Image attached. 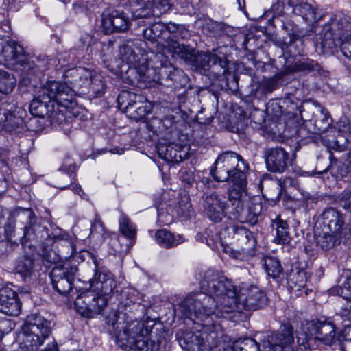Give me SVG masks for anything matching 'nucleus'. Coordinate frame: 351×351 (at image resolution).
Segmentation results:
<instances>
[{
    "instance_id": "412c9836",
    "label": "nucleus",
    "mask_w": 351,
    "mask_h": 351,
    "mask_svg": "<svg viewBox=\"0 0 351 351\" xmlns=\"http://www.w3.org/2000/svg\"><path fill=\"white\" fill-rule=\"evenodd\" d=\"M246 207L241 206L239 215L235 217H230V219H237L242 223H247L251 225L256 224L258 221V217L262 211V204L257 198L251 197L246 202Z\"/></svg>"
},
{
    "instance_id": "3c124183",
    "label": "nucleus",
    "mask_w": 351,
    "mask_h": 351,
    "mask_svg": "<svg viewBox=\"0 0 351 351\" xmlns=\"http://www.w3.org/2000/svg\"><path fill=\"white\" fill-rule=\"evenodd\" d=\"M10 295H14V291L11 289H4L0 290V306H5Z\"/></svg>"
},
{
    "instance_id": "a19ab883",
    "label": "nucleus",
    "mask_w": 351,
    "mask_h": 351,
    "mask_svg": "<svg viewBox=\"0 0 351 351\" xmlns=\"http://www.w3.org/2000/svg\"><path fill=\"white\" fill-rule=\"evenodd\" d=\"M331 125V118L330 117L322 110L321 118L317 119L315 121V132L319 134H322L326 132Z\"/></svg>"
},
{
    "instance_id": "f257e3e1",
    "label": "nucleus",
    "mask_w": 351,
    "mask_h": 351,
    "mask_svg": "<svg viewBox=\"0 0 351 351\" xmlns=\"http://www.w3.org/2000/svg\"><path fill=\"white\" fill-rule=\"evenodd\" d=\"M199 284L202 291L189 294L181 302L179 309L183 315L206 326L213 324V318H227L222 305L217 301L219 284H223V276L209 269Z\"/></svg>"
},
{
    "instance_id": "0eeeda50",
    "label": "nucleus",
    "mask_w": 351,
    "mask_h": 351,
    "mask_svg": "<svg viewBox=\"0 0 351 351\" xmlns=\"http://www.w3.org/2000/svg\"><path fill=\"white\" fill-rule=\"evenodd\" d=\"M293 339L292 326L284 325L280 332L263 337L261 349L254 339L248 337L237 340L235 348L239 351H292Z\"/></svg>"
},
{
    "instance_id": "09e8293b",
    "label": "nucleus",
    "mask_w": 351,
    "mask_h": 351,
    "mask_svg": "<svg viewBox=\"0 0 351 351\" xmlns=\"http://www.w3.org/2000/svg\"><path fill=\"white\" fill-rule=\"evenodd\" d=\"M337 294L340 295L346 300H351V285L345 284L343 287L337 288Z\"/></svg>"
},
{
    "instance_id": "c85d7f7f",
    "label": "nucleus",
    "mask_w": 351,
    "mask_h": 351,
    "mask_svg": "<svg viewBox=\"0 0 351 351\" xmlns=\"http://www.w3.org/2000/svg\"><path fill=\"white\" fill-rule=\"evenodd\" d=\"M308 280L306 272L304 270L292 269L287 276V284L290 289L298 291L304 287Z\"/></svg>"
},
{
    "instance_id": "774afa93",
    "label": "nucleus",
    "mask_w": 351,
    "mask_h": 351,
    "mask_svg": "<svg viewBox=\"0 0 351 351\" xmlns=\"http://www.w3.org/2000/svg\"><path fill=\"white\" fill-rule=\"evenodd\" d=\"M116 153H118L119 154H122V152H119L118 151L116 152Z\"/></svg>"
},
{
    "instance_id": "4d7b16f0",
    "label": "nucleus",
    "mask_w": 351,
    "mask_h": 351,
    "mask_svg": "<svg viewBox=\"0 0 351 351\" xmlns=\"http://www.w3.org/2000/svg\"><path fill=\"white\" fill-rule=\"evenodd\" d=\"M43 258L45 261H47L49 263H55L58 260L56 253L53 251L44 253L43 254Z\"/></svg>"
},
{
    "instance_id": "a211bd4d",
    "label": "nucleus",
    "mask_w": 351,
    "mask_h": 351,
    "mask_svg": "<svg viewBox=\"0 0 351 351\" xmlns=\"http://www.w3.org/2000/svg\"><path fill=\"white\" fill-rule=\"evenodd\" d=\"M77 271L76 265L53 267L51 272L53 287L60 294L66 295L72 289L73 282Z\"/></svg>"
},
{
    "instance_id": "f8f14e48",
    "label": "nucleus",
    "mask_w": 351,
    "mask_h": 351,
    "mask_svg": "<svg viewBox=\"0 0 351 351\" xmlns=\"http://www.w3.org/2000/svg\"><path fill=\"white\" fill-rule=\"evenodd\" d=\"M231 184L227 190L228 208L230 217H235L239 215V212L249 198L247 189V176L245 172H239L234 176Z\"/></svg>"
},
{
    "instance_id": "2f4dec72",
    "label": "nucleus",
    "mask_w": 351,
    "mask_h": 351,
    "mask_svg": "<svg viewBox=\"0 0 351 351\" xmlns=\"http://www.w3.org/2000/svg\"><path fill=\"white\" fill-rule=\"evenodd\" d=\"M119 228L120 233L125 237L134 240L136 236V228L128 216L121 211L119 218Z\"/></svg>"
},
{
    "instance_id": "f03ea898",
    "label": "nucleus",
    "mask_w": 351,
    "mask_h": 351,
    "mask_svg": "<svg viewBox=\"0 0 351 351\" xmlns=\"http://www.w3.org/2000/svg\"><path fill=\"white\" fill-rule=\"evenodd\" d=\"M170 0H132L131 3V14L133 19H141L139 25H149L143 30L145 40L152 45H155L156 49L151 48L152 53H164L166 49L165 36H167L166 24L160 21L155 23L147 22L152 17H158L166 13L171 6Z\"/></svg>"
},
{
    "instance_id": "6e6552de",
    "label": "nucleus",
    "mask_w": 351,
    "mask_h": 351,
    "mask_svg": "<svg viewBox=\"0 0 351 351\" xmlns=\"http://www.w3.org/2000/svg\"><path fill=\"white\" fill-rule=\"evenodd\" d=\"M64 84L57 81H49L45 84L29 106L31 113L38 117L48 116L53 118L55 101Z\"/></svg>"
},
{
    "instance_id": "423d86ee",
    "label": "nucleus",
    "mask_w": 351,
    "mask_h": 351,
    "mask_svg": "<svg viewBox=\"0 0 351 351\" xmlns=\"http://www.w3.org/2000/svg\"><path fill=\"white\" fill-rule=\"evenodd\" d=\"M145 45L141 40H127L119 47V56L123 62L135 67L141 80L147 83L156 82L160 80L159 71L149 66V61L143 48Z\"/></svg>"
},
{
    "instance_id": "ddd939ff",
    "label": "nucleus",
    "mask_w": 351,
    "mask_h": 351,
    "mask_svg": "<svg viewBox=\"0 0 351 351\" xmlns=\"http://www.w3.org/2000/svg\"><path fill=\"white\" fill-rule=\"evenodd\" d=\"M117 102L119 109L136 121L145 118L153 108L152 104L143 96L131 92L120 93Z\"/></svg>"
},
{
    "instance_id": "aec40b11",
    "label": "nucleus",
    "mask_w": 351,
    "mask_h": 351,
    "mask_svg": "<svg viewBox=\"0 0 351 351\" xmlns=\"http://www.w3.org/2000/svg\"><path fill=\"white\" fill-rule=\"evenodd\" d=\"M289 153L281 147L267 149L264 158L267 169L274 173H282L287 167Z\"/></svg>"
},
{
    "instance_id": "bf43d9fd",
    "label": "nucleus",
    "mask_w": 351,
    "mask_h": 351,
    "mask_svg": "<svg viewBox=\"0 0 351 351\" xmlns=\"http://www.w3.org/2000/svg\"><path fill=\"white\" fill-rule=\"evenodd\" d=\"M23 212L25 213L29 219L34 217V214L31 209H23Z\"/></svg>"
},
{
    "instance_id": "37998d69",
    "label": "nucleus",
    "mask_w": 351,
    "mask_h": 351,
    "mask_svg": "<svg viewBox=\"0 0 351 351\" xmlns=\"http://www.w3.org/2000/svg\"><path fill=\"white\" fill-rule=\"evenodd\" d=\"M75 176L73 173L62 172L58 176V180L57 182V188L60 189H64L68 188V186L73 184L75 181Z\"/></svg>"
},
{
    "instance_id": "0e129e2a",
    "label": "nucleus",
    "mask_w": 351,
    "mask_h": 351,
    "mask_svg": "<svg viewBox=\"0 0 351 351\" xmlns=\"http://www.w3.org/2000/svg\"><path fill=\"white\" fill-rule=\"evenodd\" d=\"M121 306L125 305V306H128V305L129 306L130 304H129L128 302H126V303L121 302Z\"/></svg>"
},
{
    "instance_id": "49530a36",
    "label": "nucleus",
    "mask_w": 351,
    "mask_h": 351,
    "mask_svg": "<svg viewBox=\"0 0 351 351\" xmlns=\"http://www.w3.org/2000/svg\"><path fill=\"white\" fill-rule=\"evenodd\" d=\"M339 45H340L343 56L351 60V35L346 37L343 40L341 38Z\"/></svg>"
},
{
    "instance_id": "4be33fe9",
    "label": "nucleus",
    "mask_w": 351,
    "mask_h": 351,
    "mask_svg": "<svg viewBox=\"0 0 351 351\" xmlns=\"http://www.w3.org/2000/svg\"><path fill=\"white\" fill-rule=\"evenodd\" d=\"M311 332L315 335V340H319L326 345H331L336 337L334 324L330 322L317 321L311 326Z\"/></svg>"
},
{
    "instance_id": "cd10ccee",
    "label": "nucleus",
    "mask_w": 351,
    "mask_h": 351,
    "mask_svg": "<svg viewBox=\"0 0 351 351\" xmlns=\"http://www.w3.org/2000/svg\"><path fill=\"white\" fill-rule=\"evenodd\" d=\"M232 237L245 247L243 250H248L255 245L256 241L252 233L241 226H233L230 227Z\"/></svg>"
},
{
    "instance_id": "9b49d317",
    "label": "nucleus",
    "mask_w": 351,
    "mask_h": 351,
    "mask_svg": "<svg viewBox=\"0 0 351 351\" xmlns=\"http://www.w3.org/2000/svg\"><path fill=\"white\" fill-rule=\"evenodd\" d=\"M23 342L32 351L36 350L43 345L51 333V322L43 317L35 316L25 322L22 328Z\"/></svg>"
},
{
    "instance_id": "e433bc0d",
    "label": "nucleus",
    "mask_w": 351,
    "mask_h": 351,
    "mask_svg": "<svg viewBox=\"0 0 351 351\" xmlns=\"http://www.w3.org/2000/svg\"><path fill=\"white\" fill-rule=\"evenodd\" d=\"M16 84V79L12 75L4 71H0V93L8 94L11 93Z\"/></svg>"
},
{
    "instance_id": "6ab92c4d",
    "label": "nucleus",
    "mask_w": 351,
    "mask_h": 351,
    "mask_svg": "<svg viewBox=\"0 0 351 351\" xmlns=\"http://www.w3.org/2000/svg\"><path fill=\"white\" fill-rule=\"evenodd\" d=\"M322 215L324 230L341 237L346 234L347 229L346 216L341 211L329 208L326 209Z\"/></svg>"
},
{
    "instance_id": "e2e57ef3",
    "label": "nucleus",
    "mask_w": 351,
    "mask_h": 351,
    "mask_svg": "<svg viewBox=\"0 0 351 351\" xmlns=\"http://www.w3.org/2000/svg\"><path fill=\"white\" fill-rule=\"evenodd\" d=\"M347 284L349 286L351 285V274H350V276L347 278Z\"/></svg>"
},
{
    "instance_id": "473e14b6",
    "label": "nucleus",
    "mask_w": 351,
    "mask_h": 351,
    "mask_svg": "<svg viewBox=\"0 0 351 351\" xmlns=\"http://www.w3.org/2000/svg\"><path fill=\"white\" fill-rule=\"evenodd\" d=\"M16 273L23 278L30 277L34 269V259L31 255H25L20 258L15 264Z\"/></svg>"
},
{
    "instance_id": "8fccbe9b",
    "label": "nucleus",
    "mask_w": 351,
    "mask_h": 351,
    "mask_svg": "<svg viewBox=\"0 0 351 351\" xmlns=\"http://www.w3.org/2000/svg\"><path fill=\"white\" fill-rule=\"evenodd\" d=\"M15 226L13 223L9 222L4 227L5 238L8 242H12L14 237Z\"/></svg>"
},
{
    "instance_id": "6e6d98bb",
    "label": "nucleus",
    "mask_w": 351,
    "mask_h": 351,
    "mask_svg": "<svg viewBox=\"0 0 351 351\" xmlns=\"http://www.w3.org/2000/svg\"><path fill=\"white\" fill-rule=\"evenodd\" d=\"M349 332L351 334V327L349 330ZM339 348L341 351H351V337L345 338L342 341H340Z\"/></svg>"
},
{
    "instance_id": "b1692460",
    "label": "nucleus",
    "mask_w": 351,
    "mask_h": 351,
    "mask_svg": "<svg viewBox=\"0 0 351 351\" xmlns=\"http://www.w3.org/2000/svg\"><path fill=\"white\" fill-rule=\"evenodd\" d=\"M202 326V331H199V333L204 337V346L205 350H210L218 346L222 335L221 326L213 318V324L209 326Z\"/></svg>"
},
{
    "instance_id": "ea45409f",
    "label": "nucleus",
    "mask_w": 351,
    "mask_h": 351,
    "mask_svg": "<svg viewBox=\"0 0 351 351\" xmlns=\"http://www.w3.org/2000/svg\"><path fill=\"white\" fill-rule=\"evenodd\" d=\"M324 230V235L318 242L322 249L328 250L335 246L336 243H339L342 237Z\"/></svg>"
},
{
    "instance_id": "c756f323",
    "label": "nucleus",
    "mask_w": 351,
    "mask_h": 351,
    "mask_svg": "<svg viewBox=\"0 0 351 351\" xmlns=\"http://www.w3.org/2000/svg\"><path fill=\"white\" fill-rule=\"evenodd\" d=\"M289 5L293 8V12L295 14L302 16L306 21L311 22L317 20L315 10L309 3L291 1L289 2Z\"/></svg>"
},
{
    "instance_id": "a878e982",
    "label": "nucleus",
    "mask_w": 351,
    "mask_h": 351,
    "mask_svg": "<svg viewBox=\"0 0 351 351\" xmlns=\"http://www.w3.org/2000/svg\"><path fill=\"white\" fill-rule=\"evenodd\" d=\"M155 239L159 245L165 248L174 247L186 241L182 235H173L170 231L166 229H161L156 231L155 233Z\"/></svg>"
},
{
    "instance_id": "c03bdc74",
    "label": "nucleus",
    "mask_w": 351,
    "mask_h": 351,
    "mask_svg": "<svg viewBox=\"0 0 351 351\" xmlns=\"http://www.w3.org/2000/svg\"><path fill=\"white\" fill-rule=\"evenodd\" d=\"M341 206L351 213V191H344L339 195Z\"/></svg>"
},
{
    "instance_id": "c9c22d12",
    "label": "nucleus",
    "mask_w": 351,
    "mask_h": 351,
    "mask_svg": "<svg viewBox=\"0 0 351 351\" xmlns=\"http://www.w3.org/2000/svg\"><path fill=\"white\" fill-rule=\"evenodd\" d=\"M21 311V304L16 297V293L14 291V295H10L5 306H0V312L10 315H18Z\"/></svg>"
},
{
    "instance_id": "4c0bfd02",
    "label": "nucleus",
    "mask_w": 351,
    "mask_h": 351,
    "mask_svg": "<svg viewBox=\"0 0 351 351\" xmlns=\"http://www.w3.org/2000/svg\"><path fill=\"white\" fill-rule=\"evenodd\" d=\"M168 78L172 81L175 88L184 87L188 83L189 78L180 69L173 68L169 71Z\"/></svg>"
},
{
    "instance_id": "052dcab7",
    "label": "nucleus",
    "mask_w": 351,
    "mask_h": 351,
    "mask_svg": "<svg viewBox=\"0 0 351 351\" xmlns=\"http://www.w3.org/2000/svg\"><path fill=\"white\" fill-rule=\"evenodd\" d=\"M72 190L77 194H80V192L82 191L80 186L77 185L73 186Z\"/></svg>"
},
{
    "instance_id": "393cba45",
    "label": "nucleus",
    "mask_w": 351,
    "mask_h": 351,
    "mask_svg": "<svg viewBox=\"0 0 351 351\" xmlns=\"http://www.w3.org/2000/svg\"><path fill=\"white\" fill-rule=\"evenodd\" d=\"M204 339V337L199 332H186L179 337V343L186 351H205Z\"/></svg>"
},
{
    "instance_id": "20e7f679",
    "label": "nucleus",
    "mask_w": 351,
    "mask_h": 351,
    "mask_svg": "<svg viewBox=\"0 0 351 351\" xmlns=\"http://www.w3.org/2000/svg\"><path fill=\"white\" fill-rule=\"evenodd\" d=\"M217 301L223 306L227 317L234 312L255 311L264 307L267 302L265 293L254 285H244L239 291L232 281L223 276V284H219Z\"/></svg>"
},
{
    "instance_id": "864d4df0",
    "label": "nucleus",
    "mask_w": 351,
    "mask_h": 351,
    "mask_svg": "<svg viewBox=\"0 0 351 351\" xmlns=\"http://www.w3.org/2000/svg\"><path fill=\"white\" fill-rule=\"evenodd\" d=\"M338 128L340 132L351 134V121L349 120L340 121Z\"/></svg>"
},
{
    "instance_id": "7ed1b4c3",
    "label": "nucleus",
    "mask_w": 351,
    "mask_h": 351,
    "mask_svg": "<svg viewBox=\"0 0 351 351\" xmlns=\"http://www.w3.org/2000/svg\"><path fill=\"white\" fill-rule=\"evenodd\" d=\"M95 274L91 282V288L81 293L75 301L77 311L82 316L93 317L99 314L107 304V295L115 288V281L112 274L105 267L99 266L95 257L93 258Z\"/></svg>"
},
{
    "instance_id": "4468645a",
    "label": "nucleus",
    "mask_w": 351,
    "mask_h": 351,
    "mask_svg": "<svg viewBox=\"0 0 351 351\" xmlns=\"http://www.w3.org/2000/svg\"><path fill=\"white\" fill-rule=\"evenodd\" d=\"M0 62L20 64L27 70L34 68V61L25 53L23 47L13 40H0Z\"/></svg>"
},
{
    "instance_id": "7c9ffc66",
    "label": "nucleus",
    "mask_w": 351,
    "mask_h": 351,
    "mask_svg": "<svg viewBox=\"0 0 351 351\" xmlns=\"http://www.w3.org/2000/svg\"><path fill=\"white\" fill-rule=\"evenodd\" d=\"M271 227L276 230L274 242L278 244H287L290 241L289 226L286 221L276 219L272 221Z\"/></svg>"
},
{
    "instance_id": "603ef678",
    "label": "nucleus",
    "mask_w": 351,
    "mask_h": 351,
    "mask_svg": "<svg viewBox=\"0 0 351 351\" xmlns=\"http://www.w3.org/2000/svg\"><path fill=\"white\" fill-rule=\"evenodd\" d=\"M104 231V224L99 219H95L90 228V234H93L95 232L103 234Z\"/></svg>"
},
{
    "instance_id": "72a5a7b5",
    "label": "nucleus",
    "mask_w": 351,
    "mask_h": 351,
    "mask_svg": "<svg viewBox=\"0 0 351 351\" xmlns=\"http://www.w3.org/2000/svg\"><path fill=\"white\" fill-rule=\"evenodd\" d=\"M318 67V64L313 60H298L291 65H289L285 69V73H309Z\"/></svg>"
},
{
    "instance_id": "bb28decb",
    "label": "nucleus",
    "mask_w": 351,
    "mask_h": 351,
    "mask_svg": "<svg viewBox=\"0 0 351 351\" xmlns=\"http://www.w3.org/2000/svg\"><path fill=\"white\" fill-rule=\"evenodd\" d=\"M272 186L274 187V193H271L267 189H265V193L271 199H274V197H272V195H276V199H279L280 194L283 191H287L289 189H295L297 190H300L299 183L295 178L293 177H285L283 179H279L276 182H271Z\"/></svg>"
},
{
    "instance_id": "69168bd1",
    "label": "nucleus",
    "mask_w": 351,
    "mask_h": 351,
    "mask_svg": "<svg viewBox=\"0 0 351 351\" xmlns=\"http://www.w3.org/2000/svg\"><path fill=\"white\" fill-rule=\"evenodd\" d=\"M27 227L24 228V234H23L24 237H25V235H26V230H27Z\"/></svg>"
},
{
    "instance_id": "338daca9",
    "label": "nucleus",
    "mask_w": 351,
    "mask_h": 351,
    "mask_svg": "<svg viewBox=\"0 0 351 351\" xmlns=\"http://www.w3.org/2000/svg\"><path fill=\"white\" fill-rule=\"evenodd\" d=\"M190 208H191V205L187 206V208H186L187 210H189Z\"/></svg>"
},
{
    "instance_id": "a18cd8bd",
    "label": "nucleus",
    "mask_w": 351,
    "mask_h": 351,
    "mask_svg": "<svg viewBox=\"0 0 351 351\" xmlns=\"http://www.w3.org/2000/svg\"><path fill=\"white\" fill-rule=\"evenodd\" d=\"M203 60L206 62L205 66H210L211 64H219L221 67H224L226 65V62L220 57L213 53L204 54Z\"/></svg>"
},
{
    "instance_id": "f3484780",
    "label": "nucleus",
    "mask_w": 351,
    "mask_h": 351,
    "mask_svg": "<svg viewBox=\"0 0 351 351\" xmlns=\"http://www.w3.org/2000/svg\"><path fill=\"white\" fill-rule=\"evenodd\" d=\"M167 36H165L166 49L173 56L177 55L181 58H187L190 55L189 47L179 43V39L186 38L189 34L182 25L169 23L166 24Z\"/></svg>"
},
{
    "instance_id": "2eb2a0df",
    "label": "nucleus",
    "mask_w": 351,
    "mask_h": 351,
    "mask_svg": "<svg viewBox=\"0 0 351 351\" xmlns=\"http://www.w3.org/2000/svg\"><path fill=\"white\" fill-rule=\"evenodd\" d=\"M203 207L206 217L213 222L219 223L226 217L230 219L228 202L223 193L217 191L204 193Z\"/></svg>"
},
{
    "instance_id": "680f3d73",
    "label": "nucleus",
    "mask_w": 351,
    "mask_h": 351,
    "mask_svg": "<svg viewBox=\"0 0 351 351\" xmlns=\"http://www.w3.org/2000/svg\"><path fill=\"white\" fill-rule=\"evenodd\" d=\"M45 351H57V348L55 346H53L51 348H49Z\"/></svg>"
},
{
    "instance_id": "f704fd0d",
    "label": "nucleus",
    "mask_w": 351,
    "mask_h": 351,
    "mask_svg": "<svg viewBox=\"0 0 351 351\" xmlns=\"http://www.w3.org/2000/svg\"><path fill=\"white\" fill-rule=\"evenodd\" d=\"M263 265L267 274L274 278H278L282 272V267L280 261L273 257H265L263 260Z\"/></svg>"
},
{
    "instance_id": "79ce46f5",
    "label": "nucleus",
    "mask_w": 351,
    "mask_h": 351,
    "mask_svg": "<svg viewBox=\"0 0 351 351\" xmlns=\"http://www.w3.org/2000/svg\"><path fill=\"white\" fill-rule=\"evenodd\" d=\"M313 333L311 335H308L305 332H299L297 335V341L298 346L304 350L311 349L313 348V343L315 342V337H313Z\"/></svg>"
},
{
    "instance_id": "39448f33",
    "label": "nucleus",
    "mask_w": 351,
    "mask_h": 351,
    "mask_svg": "<svg viewBox=\"0 0 351 351\" xmlns=\"http://www.w3.org/2000/svg\"><path fill=\"white\" fill-rule=\"evenodd\" d=\"M108 324L116 330V343L127 351H157L159 344L149 337L138 334L141 328L134 323L120 322L117 313L113 312L106 318Z\"/></svg>"
},
{
    "instance_id": "5701e85b",
    "label": "nucleus",
    "mask_w": 351,
    "mask_h": 351,
    "mask_svg": "<svg viewBox=\"0 0 351 351\" xmlns=\"http://www.w3.org/2000/svg\"><path fill=\"white\" fill-rule=\"evenodd\" d=\"M80 84L82 89V92L85 93L86 91H92L94 94L99 95L104 90V84L102 81V77L95 71H86L84 74L80 77Z\"/></svg>"
},
{
    "instance_id": "9d476101",
    "label": "nucleus",
    "mask_w": 351,
    "mask_h": 351,
    "mask_svg": "<svg viewBox=\"0 0 351 351\" xmlns=\"http://www.w3.org/2000/svg\"><path fill=\"white\" fill-rule=\"evenodd\" d=\"M351 29V16L346 14L336 16L331 25L323 28L317 42H319L322 48L326 52L333 53L340 43V39L344 32Z\"/></svg>"
},
{
    "instance_id": "de8ad7c7",
    "label": "nucleus",
    "mask_w": 351,
    "mask_h": 351,
    "mask_svg": "<svg viewBox=\"0 0 351 351\" xmlns=\"http://www.w3.org/2000/svg\"><path fill=\"white\" fill-rule=\"evenodd\" d=\"M165 158L167 160H175L176 162L183 160V156L181 154L178 155L177 149L173 145H169L166 147Z\"/></svg>"
},
{
    "instance_id": "1a4fd4ad",
    "label": "nucleus",
    "mask_w": 351,
    "mask_h": 351,
    "mask_svg": "<svg viewBox=\"0 0 351 351\" xmlns=\"http://www.w3.org/2000/svg\"><path fill=\"white\" fill-rule=\"evenodd\" d=\"M247 165L240 155L233 152H226L218 156L214 169L210 173L217 182L232 181L239 172H245Z\"/></svg>"
},
{
    "instance_id": "13d9d810",
    "label": "nucleus",
    "mask_w": 351,
    "mask_h": 351,
    "mask_svg": "<svg viewBox=\"0 0 351 351\" xmlns=\"http://www.w3.org/2000/svg\"><path fill=\"white\" fill-rule=\"evenodd\" d=\"M236 341L232 342L231 345H228L223 351H239V349H236Z\"/></svg>"
},
{
    "instance_id": "5fc2aeb1",
    "label": "nucleus",
    "mask_w": 351,
    "mask_h": 351,
    "mask_svg": "<svg viewBox=\"0 0 351 351\" xmlns=\"http://www.w3.org/2000/svg\"><path fill=\"white\" fill-rule=\"evenodd\" d=\"M277 84L274 80L269 79L264 81L262 84L263 88L267 92H271L276 88Z\"/></svg>"
},
{
    "instance_id": "dca6fc26",
    "label": "nucleus",
    "mask_w": 351,
    "mask_h": 351,
    "mask_svg": "<svg viewBox=\"0 0 351 351\" xmlns=\"http://www.w3.org/2000/svg\"><path fill=\"white\" fill-rule=\"evenodd\" d=\"M131 24V18L121 7L107 8L102 14V27L106 34L125 32Z\"/></svg>"
},
{
    "instance_id": "58836bf2",
    "label": "nucleus",
    "mask_w": 351,
    "mask_h": 351,
    "mask_svg": "<svg viewBox=\"0 0 351 351\" xmlns=\"http://www.w3.org/2000/svg\"><path fill=\"white\" fill-rule=\"evenodd\" d=\"M73 90L66 84H64L60 91L55 104L59 106L67 107L71 103L73 98Z\"/></svg>"
}]
</instances>
